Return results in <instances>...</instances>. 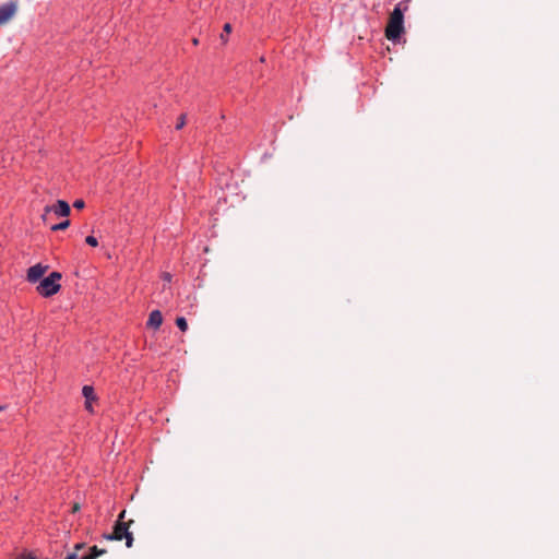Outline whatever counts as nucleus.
<instances>
[{
  "label": "nucleus",
  "instance_id": "17",
  "mask_svg": "<svg viewBox=\"0 0 559 559\" xmlns=\"http://www.w3.org/2000/svg\"><path fill=\"white\" fill-rule=\"evenodd\" d=\"M97 558V554H87V555H84L82 556L81 559H96Z\"/></svg>",
  "mask_w": 559,
  "mask_h": 559
},
{
  "label": "nucleus",
  "instance_id": "16",
  "mask_svg": "<svg viewBox=\"0 0 559 559\" xmlns=\"http://www.w3.org/2000/svg\"><path fill=\"white\" fill-rule=\"evenodd\" d=\"M85 205L84 201L83 200H75L74 203H73V206L75 209H83Z\"/></svg>",
  "mask_w": 559,
  "mask_h": 559
},
{
  "label": "nucleus",
  "instance_id": "7",
  "mask_svg": "<svg viewBox=\"0 0 559 559\" xmlns=\"http://www.w3.org/2000/svg\"><path fill=\"white\" fill-rule=\"evenodd\" d=\"M82 394L85 399V409L88 413H94L93 403L97 401V395L92 385H84L82 388Z\"/></svg>",
  "mask_w": 559,
  "mask_h": 559
},
{
  "label": "nucleus",
  "instance_id": "2",
  "mask_svg": "<svg viewBox=\"0 0 559 559\" xmlns=\"http://www.w3.org/2000/svg\"><path fill=\"white\" fill-rule=\"evenodd\" d=\"M133 523V520L128 522L124 521H116L114 530L109 534H105L104 537L108 540H121L126 539V546L131 548L133 545V534L129 531L130 525Z\"/></svg>",
  "mask_w": 559,
  "mask_h": 559
},
{
  "label": "nucleus",
  "instance_id": "9",
  "mask_svg": "<svg viewBox=\"0 0 559 559\" xmlns=\"http://www.w3.org/2000/svg\"><path fill=\"white\" fill-rule=\"evenodd\" d=\"M70 226V221L66 219L59 224H55L50 227L52 231L64 230Z\"/></svg>",
  "mask_w": 559,
  "mask_h": 559
},
{
  "label": "nucleus",
  "instance_id": "6",
  "mask_svg": "<svg viewBox=\"0 0 559 559\" xmlns=\"http://www.w3.org/2000/svg\"><path fill=\"white\" fill-rule=\"evenodd\" d=\"M48 270V265L37 263L27 270L26 280L29 283H36Z\"/></svg>",
  "mask_w": 559,
  "mask_h": 559
},
{
  "label": "nucleus",
  "instance_id": "18",
  "mask_svg": "<svg viewBox=\"0 0 559 559\" xmlns=\"http://www.w3.org/2000/svg\"><path fill=\"white\" fill-rule=\"evenodd\" d=\"M124 515H126V510H122V511L120 512V514L118 515L117 521H123Z\"/></svg>",
  "mask_w": 559,
  "mask_h": 559
},
{
  "label": "nucleus",
  "instance_id": "12",
  "mask_svg": "<svg viewBox=\"0 0 559 559\" xmlns=\"http://www.w3.org/2000/svg\"><path fill=\"white\" fill-rule=\"evenodd\" d=\"M186 123H187V116H186V114H181L177 119L176 129L181 130L186 126Z\"/></svg>",
  "mask_w": 559,
  "mask_h": 559
},
{
  "label": "nucleus",
  "instance_id": "15",
  "mask_svg": "<svg viewBox=\"0 0 559 559\" xmlns=\"http://www.w3.org/2000/svg\"><path fill=\"white\" fill-rule=\"evenodd\" d=\"M91 554H97V557L105 554V549H98L97 546H93L90 550Z\"/></svg>",
  "mask_w": 559,
  "mask_h": 559
},
{
  "label": "nucleus",
  "instance_id": "14",
  "mask_svg": "<svg viewBox=\"0 0 559 559\" xmlns=\"http://www.w3.org/2000/svg\"><path fill=\"white\" fill-rule=\"evenodd\" d=\"M160 277L165 282V284H169L171 282V278H173L171 274L168 273V272L162 273Z\"/></svg>",
  "mask_w": 559,
  "mask_h": 559
},
{
  "label": "nucleus",
  "instance_id": "13",
  "mask_svg": "<svg viewBox=\"0 0 559 559\" xmlns=\"http://www.w3.org/2000/svg\"><path fill=\"white\" fill-rule=\"evenodd\" d=\"M85 242L91 247L98 246V240L94 236H91V235L85 238Z\"/></svg>",
  "mask_w": 559,
  "mask_h": 559
},
{
  "label": "nucleus",
  "instance_id": "21",
  "mask_svg": "<svg viewBox=\"0 0 559 559\" xmlns=\"http://www.w3.org/2000/svg\"><path fill=\"white\" fill-rule=\"evenodd\" d=\"M79 510V506L78 504H74L73 507V512L78 511Z\"/></svg>",
  "mask_w": 559,
  "mask_h": 559
},
{
  "label": "nucleus",
  "instance_id": "8",
  "mask_svg": "<svg viewBox=\"0 0 559 559\" xmlns=\"http://www.w3.org/2000/svg\"><path fill=\"white\" fill-rule=\"evenodd\" d=\"M162 323V312L159 310H153L148 316V320L146 322L147 326L157 330L160 328Z\"/></svg>",
  "mask_w": 559,
  "mask_h": 559
},
{
  "label": "nucleus",
  "instance_id": "20",
  "mask_svg": "<svg viewBox=\"0 0 559 559\" xmlns=\"http://www.w3.org/2000/svg\"><path fill=\"white\" fill-rule=\"evenodd\" d=\"M82 547H83V544H78V545L75 546V549H76V550H79V549H81Z\"/></svg>",
  "mask_w": 559,
  "mask_h": 559
},
{
  "label": "nucleus",
  "instance_id": "11",
  "mask_svg": "<svg viewBox=\"0 0 559 559\" xmlns=\"http://www.w3.org/2000/svg\"><path fill=\"white\" fill-rule=\"evenodd\" d=\"M176 325L182 332H186L188 330V323H187V320L183 317H178L176 319Z\"/></svg>",
  "mask_w": 559,
  "mask_h": 559
},
{
  "label": "nucleus",
  "instance_id": "4",
  "mask_svg": "<svg viewBox=\"0 0 559 559\" xmlns=\"http://www.w3.org/2000/svg\"><path fill=\"white\" fill-rule=\"evenodd\" d=\"M53 213L57 217H68L71 213L70 205L63 200H58L52 205H46L41 219L46 223L49 219V214Z\"/></svg>",
  "mask_w": 559,
  "mask_h": 559
},
{
  "label": "nucleus",
  "instance_id": "19",
  "mask_svg": "<svg viewBox=\"0 0 559 559\" xmlns=\"http://www.w3.org/2000/svg\"><path fill=\"white\" fill-rule=\"evenodd\" d=\"M66 559H78L75 554H70Z\"/></svg>",
  "mask_w": 559,
  "mask_h": 559
},
{
  "label": "nucleus",
  "instance_id": "3",
  "mask_svg": "<svg viewBox=\"0 0 559 559\" xmlns=\"http://www.w3.org/2000/svg\"><path fill=\"white\" fill-rule=\"evenodd\" d=\"M60 278L61 274L59 272L50 273L47 277L40 281L36 287L37 293L43 297L53 296L61 288V285L58 283Z\"/></svg>",
  "mask_w": 559,
  "mask_h": 559
},
{
  "label": "nucleus",
  "instance_id": "5",
  "mask_svg": "<svg viewBox=\"0 0 559 559\" xmlns=\"http://www.w3.org/2000/svg\"><path fill=\"white\" fill-rule=\"evenodd\" d=\"M17 8V0L0 5V26L8 24L16 15Z\"/></svg>",
  "mask_w": 559,
  "mask_h": 559
},
{
  "label": "nucleus",
  "instance_id": "22",
  "mask_svg": "<svg viewBox=\"0 0 559 559\" xmlns=\"http://www.w3.org/2000/svg\"><path fill=\"white\" fill-rule=\"evenodd\" d=\"M4 409H5V406L4 405H0V412H2Z\"/></svg>",
  "mask_w": 559,
  "mask_h": 559
},
{
  "label": "nucleus",
  "instance_id": "1",
  "mask_svg": "<svg viewBox=\"0 0 559 559\" xmlns=\"http://www.w3.org/2000/svg\"><path fill=\"white\" fill-rule=\"evenodd\" d=\"M404 33V14L402 3H397L391 12L386 27L385 37L389 40L396 41Z\"/></svg>",
  "mask_w": 559,
  "mask_h": 559
},
{
  "label": "nucleus",
  "instance_id": "10",
  "mask_svg": "<svg viewBox=\"0 0 559 559\" xmlns=\"http://www.w3.org/2000/svg\"><path fill=\"white\" fill-rule=\"evenodd\" d=\"M231 33V25L229 23H226L223 27V33L221 35V39L223 40V43H227L228 40V35Z\"/></svg>",
  "mask_w": 559,
  "mask_h": 559
}]
</instances>
